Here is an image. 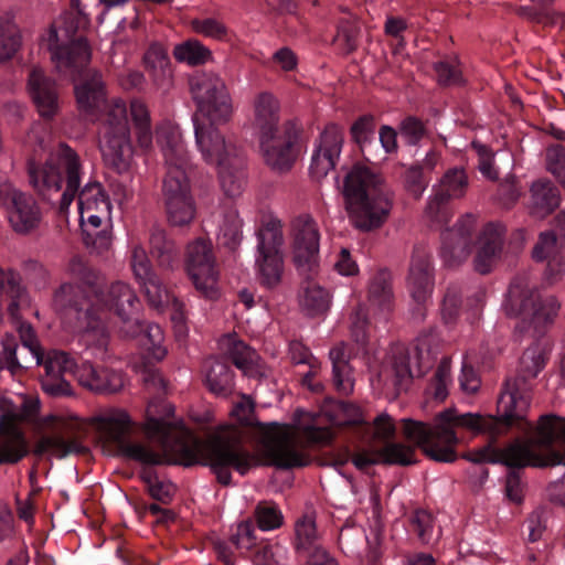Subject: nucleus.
<instances>
[{"label":"nucleus","instance_id":"20","mask_svg":"<svg viewBox=\"0 0 565 565\" xmlns=\"http://www.w3.org/2000/svg\"><path fill=\"white\" fill-rule=\"evenodd\" d=\"M87 424L97 431L104 444L115 448L130 436L136 426L130 414L121 407L100 408L89 418L84 419V426Z\"/></svg>","mask_w":565,"mask_h":565},{"label":"nucleus","instance_id":"7","mask_svg":"<svg viewBox=\"0 0 565 565\" xmlns=\"http://www.w3.org/2000/svg\"><path fill=\"white\" fill-rule=\"evenodd\" d=\"M536 430V439L516 440L503 449L487 445L467 452L463 458L475 463H503L516 468L565 466V418L544 415Z\"/></svg>","mask_w":565,"mask_h":565},{"label":"nucleus","instance_id":"8","mask_svg":"<svg viewBox=\"0 0 565 565\" xmlns=\"http://www.w3.org/2000/svg\"><path fill=\"white\" fill-rule=\"evenodd\" d=\"M156 141L166 168L162 193L168 221L173 226L188 225L195 216V205L188 177L190 159L181 131L164 121L156 129Z\"/></svg>","mask_w":565,"mask_h":565},{"label":"nucleus","instance_id":"48","mask_svg":"<svg viewBox=\"0 0 565 565\" xmlns=\"http://www.w3.org/2000/svg\"><path fill=\"white\" fill-rule=\"evenodd\" d=\"M221 345L228 352L233 363L238 369H245L255 360V352L233 335L224 337L221 341Z\"/></svg>","mask_w":565,"mask_h":565},{"label":"nucleus","instance_id":"41","mask_svg":"<svg viewBox=\"0 0 565 565\" xmlns=\"http://www.w3.org/2000/svg\"><path fill=\"white\" fill-rule=\"evenodd\" d=\"M149 245L160 266L170 267L177 259L174 243L167 237L163 228L154 226L150 230Z\"/></svg>","mask_w":565,"mask_h":565},{"label":"nucleus","instance_id":"16","mask_svg":"<svg viewBox=\"0 0 565 565\" xmlns=\"http://www.w3.org/2000/svg\"><path fill=\"white\" fill-rule=\"evenodd\" d=\"M256 268L260 282L265 286H276L282 275L284 260L281 246L284 243L282 228L278 221L266 223L257 234Z\"/></svg>","mask_w":565,"mask_h":565},{"label":"nucleus","instance_id":"62","mask_svg":"<svg viewBox=\"0 0 565 565\" xmlns=\"http://www.w3.org/2000/svg\"><path fill=\"white\" fill-rule=\"evenodd\" d=\"M405 183L408 192L414 198H419L428 185V181L424 179L423 168L412 167L407 170Z\"/></svg>","mask_w":565,"mask_h":565},{"label":"nucleus","instance_id":"15","mask_svg":"<svg viewBox=\"0 0 565 565\" xmlns=\"http://www.w3.org/2000/svg\"><path fill=\"white\" fill-rule=\"evenodd\" d=\"M185 271L195 289L205 298L220 297L218 277L212 244L203 238L191 242L185 252Z\"/></svg>","mask_w":565,"mask_h":565},{"label":"nucleus","instance_id":"4","mask_svg":"<svg viewBox=\"0 0 565 565\" xmlns=\"http://www.w3.org/2000/svg\"><path fill=\"white\" fill-rule=\"evenodd\" d=\"M138 298L135 291L125 282L110 286L107 294H96L92 299L82 297L73 285L64 284L55 292L53 305L63 312L70 322L75 320L74 330L79 334V341L95 354H103L108 344V333L104 321L108 310H114L122 322L124 334H135L131 327H138L135 315L138 309Z\"/></svg>","mask_w":565,"mask_h":565},{"label":"nucleus","instance_id":"58","mask_svg":"<svg viewBox=\"0 0 565 565\" xmlns=\"http://www.w3.org/2000/svg\"><path fill=\"white\" fill-rule=\"evenodd\" d=\"M352 138L363 149L374 135V119L372 116L360 117L351 127Z\"/></svg>","mask_w":565,"mask_h":565},{"label":"nucleus","instance_id":"21","mask_svg":"<svg viewBox=\"0 0 565 565\" xmlns=\"http://www.w3.org/2000/svg\"><path fill=\"white\" fill-rule=\"evenodd\" d=\"M475 226L471 215L462 216L454 227L441 234L440 257L447 267H457L470 255V234Z\"/></svg>","mask_w":565,"mask_h":565},{"label":"nucleus","instance_id":"40","mask_svg":"<svg viewBox=\"0 0 565 565\" xmlns=\"http://www.w3.org/2000/svg\"><path fill=\"white\" fill-rule=\"evenodd\" d=\"M205 380L215 394H224L232 387L233 374L224 362L210 359L205 363Z\"/></svg>","mask_w":565,"mask_h":565},{"label":"nucleus","instance_id":"14","mask_svg":"<svg viewBox=\"0 0 565 565\" xmlns=\"http://www.w3.org/2000/svg\"><path fill=\"white\" fill-rule=\"evenodd\" d=\"M79 222L85 243L97 252L110 246L111 203L99 182L87 183L78 194Z\"/></svg>","mask_w":565,"mask_h":565},{"label":"nucleus","instance_id":"50","mask_svg":"<svg viewBox=\"0 0 565 565\" xmlns=\"http://www.w3.org/2000/svg\"><path fill=\"white\" fill-rule=\"evenodd\" d=\"M190 25L196 34L215 41H225L227 38L228 31L226 25L214 18L193 19Z\"/></svg>","mask_w":565,"mask_h":565},{"label":"nucleus","instance_id":"39","mask_svg":"<svg viewBox=\"0 0 565 565\" xmlns=\"http://www.w3.org/2000/svg\"><path fill=\"white\" fill-rule=\"evenodd\" d=\"M322 414L335 426L355 425L363 422L361 409L351 403L330 401L323 406Z\"/></svg>","mask_w":565,"mask_h":565},{"label":"nucleus","instance_id":"56","mask_svg":"<svg viewBox=\"0 0 565 565\" xmlns=\"http://www.w3.org/2000/svg\"><path fill=\"white\" fill-rule=\"evenodd\" d=\"M557 252V238L553 232H543L539 236V241L535 244L532 256L535 260L542 262L556 255Z\"/></svg>","mask_w":565,"mask_h":565},{"label":"nucleus","instance_id":"6","mask_svg":"<svg viewBox=\"0 0 565 565\" xmlns=\"http://www.w3.org/2000/svg\"><path fill=\"white\" fill-rule=\"evenodd\" d=\"M299 420L296 426L279 423H258L254 414V403L247 396H242L232 411L231 416L241 425L254 426L255 434L266 457L271 463L281 468L303 466L306 459L298 446V435L301 434L310 443L327 444L332 434L328 428L307 425L309 414L298 412Z\"/></svg>","mask_w":565,"mask_h":565},{"label":"nucleus","instance_id":"26","mask_svg":"<svg viewBox=\"0 0 565 565\" xmlns=\"http://www.w3.org/2000/svg\"><path fill=\"white\" fill-rule=\"evenodd\" d=\"M76 377L84 387L102 394L119 392L126 384L120 371L107 366H94L85 362L76 369Z\"/></svg>","mask_w":565,"mask_h":565},{"label":"nucleus","instance_id":"46","mask_svg":"<svg viewBox=\"0 0 565 565\" xmlns=\"http://www.w3.org/2000/svg\"><path fill=\"white\" fill-rule=\"evenodd\" d=\"M217 239L220 244L234 249L242 239V220L235 212L226 214L220 224Z\"/></svg>","mask_w":565,"mask_h":565},{"label":"nucleus","instance_id":"36","mask_svg":"<svg viewBox=\"0 0 565 565\" xmlns=\"http://www.w3.org/2000/svg\"><path fill=\"white\" fill-rule=\"evenodd\" d=\"M143 62L157 86L161 87L170 83L171 63L167 50L161 44H151L145 53Z\"/></svg>","mask_w":565,"mask_h":565},{"label":"nucleus","instance_id":"30","mask_svg":"<svg viewBox=\"0 0 565 565\" xmlns=\"http://www.w3.org/2000/svg\"><path fill=\"white\" fill-rule=\"evenodd\" d=\"M505 230L500 224H489L479 237V247L473 267L480 274H488L495 265L502 250Z\"/></svg>","mask_w":565,"mask_h":565},{"label":"nucleus","instance_id":"43","mask_svg":"<svg viewBox=\"0 0 565 565\" xmlns=\"http://www.w3.org/2000/svg\"><path fill=\"white\" fill-rule=\"evenodd\" d=\"M330 359L333 364V383L335 388L349 395L353 392L354 382L351 374V367L344 360V352L342 348H333L330 351Z\"/></svg>","mask_w":565,"mask_h":565},{"label":"nucleus","instance_id":"2","mask_svg":"<svg viewBox=\"0 0 565 565\" xmlns=\"http://www.w3.org/2000/svg\"><path fill=\"white\" fill-rule=\"evenodd\" d=\"M191 92L203 117L193 119L198 149L206 163L217 168L224 193L238 196L246 185L245 159L235 142L215 127L227 122L233 115L225 83L215 74L202 73L191 79Z\"/></svg>","mask_w":565,"mask_h":565},{"label":"nucleus","instance_id":"51","mask_svg":"<svg viewBox=\"0 0 565 565\" xmlns=\"http://www.w3.org/2000/svg\"><path fill=\"white\" fill-rule=\"evenodd\" d=\"M256 520L263 531H271L282 524V513L273 502H260L256 508Z\"/></svg>","mask_w":565,"mask_h":565},{"label":"nucleus","instance_id":"37","mask_svg":"<svg viewBox=\"0 0 565 565\" xmlns=\"http://www.w3.org/2000/svg\"><path fill=\"white\" fill-rule=\"evenodd\" d=\"M130 117L136 130L138 147L146 152L150 151L153 146V136L147 105L140 99H134L130 103Z\"/></svg>","mask_w":565,"mask_h":565},{"label":"nucleus","instance_id":"22","mask_svg":"<svg viewBox=\"0 0 565 565\" xmlns=\"http://www.w3.org/2000/svg\"><path fill=\"white\" fill-rule=\"evenodd\" d=\"M42 363L45 371L41 377L43 391L52 396L71 394V386L65 375L76 373L73 358L65 352L53 350L46 354L45 359L42 358Z\"/></svg>","mask_w":565,"mask_h":565},{"label":"nucleus","instance_id":"55","mask_svg":"<svg viewBox=\"0 0 565 565\" xmlns=\"http://www.w3.org/2000/svg\"><path fill=\"white\" fill-rule=\"evenodd\" d=\"M131 268L138 282L154 276L147 253L141 246H135L132 248Z\"/></svg>","mask_w":565,"mask_h":565},{"label":"nucleus","instance_id":"12","mask_svg":"<svg viewBox=\"0 0 565 565\" xmlns=\"http://www.w3.org/2000/svg\"><path fill=\"white\" fill-rule=\"evenodd\" d=\"M559 310V303L553 296L542 297L525 278L515 279L508 291L504 311L520 319V328L541 334L553 323Z\"/></svg>","mask_w":565,"mask_h":565},{"label":"nucleus","instance_id":"5","mask_svg":"<svg viewBox=\"0 0 565 565\" xmlns=\"http://www.w3.org/2000/svg\"><path fill=\"white\" fill-rule=\"evenodd\" d=\"M76 30L73 14L67 13L52 24L42 42L50 51L56 70L75 82L79 114L95 120L106 104V92L100 74L86 70L90 61V49L85 39H74Z\"/></svg>","mask_w":565,"mask_h":565},{"label":"nucleus","instance_id":"34","mask_svg":"<svg viewBox=\"0 0 565 565\" xmlns=\"http://www.w3.org/2000/svg\"><path fill=\"white\" fill-rule=\"evenodd\" d=\"M369 303L374 313H379L383 318L391 312L393 307V294L388 271L380 270L372 278L369 286Z\"/></svg>","mask_w":565,"mask_h":565},{"label":"nucleus","instance_id":"19","mask_svg":"<svg viewBox=\"0 0 565 565\" xmlns=\"http://www.w3.org/2000/svg\"><path fill=\"white\" fill-rule=\"evenodd\" d=\"M0 203L6 207L8 220L18 233H26L40 222V210L34 199L0 179Z\"/></svg>","mask_w":565,"mask_h":565},{"label":"nucleus","instance_id":"9","mask_svg":"<svg viewBox=\"0 0 565 565\" xmlns=\"http://www.w3.org/2000/svg\"><path fill=\"white\" fill-rule=\"evenodd\" d=\"M242 431L234 425H224L206 443L186 437L178 446L183 456V463L190 466L201 462L209 466L222 484H230L231 469L245 475L257 465V458L241 445Z\"/></svg>","mask_w":565,"mask_h":565},{"label":"nucleus","instance_id":"18","mask_svg":"<svg viewBox=\"0 0 565 565\" xmlns=\"http://www.w3.org/2000/svg\"><path fill=\"white\" fill-rule=\"evenodd\" d=\"M257 138L267 166L279 172L291 168L297 158L298 129L295 124L286 121L282 129L259 135Z\"/></svg>","mask_w":565,"mask_h":565},{"label":"nucleus","instance_id":"28","mask_svg":"<svg viewBox=\"0 0 565 565\" xmlns=\"http://www.w3.org/2000/svg\"><path fill=\"white\" fill-rule=\"evenodd\" d=\"M139 284L143 289L150 306L159 310L171 306V319L174 323L175 331L179 335H184L186 333V327L183 303L169 294L167 288L162 286L160 279L156 275L145 279Z\"/></svg>","mask_w":565,"mask_h":565},{"label":"nucleus","instance_id":"64","mask_svg":"<svg viewBox=\"0 0 565 565\" xmlns=\"http://www.w3.org/2000/svg\"><path fill=\"white\" fill-rule=\"evenodd\" d=\"M367 318L363 307L359 306L350 317V330L356 342L366 339Z\"/></svg>","mask_w":565,"mask_h":565},{"label":"nucleus","instance_id":"1","mask_svg":"<svg viewBox=\"0 0 565 565\" xmlns=\"http://www.w3.org/2000/svg\"><path fill=\"white\" fill-rule=\"evenodd\" d=\"M531 394L523 379L505 383L498 401L499 418L479 413H460L449 407L438 413L433 426L423 422L405 418L402 420L403 434L426 456L435 461L452 462L456 460V447L463 441L460 431L476 436L490 433L499 434V425L529 428L526 413L530 407Z\"/></svg>","mask_w":565,"mask_h":565},{"label":"nucleus","instance_id":"29","mask_svg":"<svg viewBox=\"0 0 565 565\" xmlns=\"http://www.w3.org/2000/svg\"><path fill=\"white\" fill-rule=\"evenodd\" d=\"M407 288L411 297L418 305L428 301L433 290L430 258L424 250H416L413 255Z\"/></svg>","mask_w":565,"mask_h":565},{"label":"nucleus","instance_id":"63","mask_svg":"<svg viewBox=\"0 0 565 565\" xmlns=\"http://www.w3.org/2000/svg\"><path fill=\"white\" fill-rule=\"evenodd\" d=\"M435 71L443 85L458 84L461 81V71L455 63L439 62L435 65Z\"/></svg>","mask_w":565,"mask_h":565},{"label":"nucleus","instance_id":"60","mask_svg":"<svg viewBox=\"0 0 565 565\" xmlns=\"http://www.w3.org/2000/svg\"><path fill=\"white\" fill-rule=\"evenodd\" d=\"M231 541L238 550H250L255 544L252 524L248 522L237 524L235 532L232 534Z\"/></svg>","mask_w":565,"mask_h":565},{"label":"nucleus","instance_id":"11","mask_svg":"<svg viewBox=\"0 0 565 565\" xmlns=\"http://www.w3.org/2000/svg\"><path fill=\"white\" fill-rule=\"evenodd\" d=\"M81 163L77 153L66 145H60L40 168H30V180L38 192L66 212L81 183Z\"/></svg>","mask_w":565,"mask_h":565},{"label":"nucleus","instance_id":"53","mask_svg":"<svg viewBox=\"0 0 565 565\" xmlns=\"http://www.w3.org/2000/svg\"><path fill=\"white\" fill-rule=\"evenodd\" d=\"M151 497L161 502H168L175 492V487L172 482L162 480L151 471L143 475Z\"/></svg>","mask_w":565,"mask_h":565},{"label":"nucleus","instance_id":"45","mask_svg":"<svg viewBox=\"0 0 565 565\" xmlns=\"http://www.w3.org/2000/svg\"><path fill=\"white\" fill-rule=\"evenodd\" d=\"M21 45L18 25L9 18H0V62L10 60Z\"/></svg>","mask_w":565,"mask_h":565},{"label":"nucleus","instance_id":"27","mask_svg":"<svg viewBox=\"0 0 565 565\" xmlns=\"http://www.w3.org/2000/svg\"><path fill=\"white\" fill-rule=\"evenodd\" d=\"M250 126L257 136L282 129L280 122V103L269 92H260L255 95L252 103Z\"/></svg>","mask_w":565,"mask_h":565},{"label":"nucleus","instance_id":"38","mask_svg":"<svg viewBox=\"0 0 565 565\" xmlns=\"http://www.w3.org/2000/svg\"><path fill=\"white\" fill-rule=\"evenodd\" d=\"M130 330H135L134 337H139L140 345L149 352L152 359L160 361L166 356L167 350L163 347L164 335L160 326L149 323L143 328L138 321V327H131ZM126 335L132 337V334Z\"/></svg>","mask_w":565,"mask_h":565},{"label":"nucleus","instance_id":"52","mask_svg":"<svg viewBox=\"0 0 565 565\" xmlns=\"http://www.w3.org/2000/svg\"><path fill=\"white\" fill-rule=\"evenodd\" d=\"M287 548L278 543L263 545L254 556L255 565H286Z\"/></svg>","mask_w":565,"mask_h":565},{"label":"nucleus","instance_id":"61","mask_svg":"<svg viewBox=\"0 0 565 565\" xmlns=\"http://www.w3.org/2000/svg\"><path fill=\"white\" fill-rule=\"evenodd\" d=\"M414 530L423 542H429L431 539L434 520L429 512L419 510L412 516Z\"/></svg>","mask_w":565,"mask_h":565},{"label":"nucleus","instance_id":"13","mask_svg":"<svg viewBox=\"0 0 565 565\" xmlns=\"http://www.w3.org/2000/svg\"><path fill=\"white\" fill-rule=\"evenodd\" d=\"M99 148L106 164L118 173L130 170L135 150L130 138L127 106L120 99H113L106 107L99 128Z\"/></svg>","mask_w":565,"mask_h":565},{"label":"nucleus","instance_id":"10","mask_svg":"<svg viewBox=\"0 0 565 565\" xmlns=\"http://www.w3.org/2000/svg\"><path fill=\"white\" fill-rule=\"evenodd\" d=\"M381 184V178L364 164H355L347 174L343 193L350 221L355 227L370 231L386 218L391 202Z\"/></svg>","mask_w":565,"mask_h":565},{"label":"nucleus","instance_id":"44","mask_svg":"<svg viewBox=\"0 0 565 565\" xmlns=\"http://www.w3.org/2000/svg\"><path fill=\"white\" fill-rule=\"evenodd\" d=\"M173 56L181 63L195 66L206 63L212 57L211 51L198 40H188L177 44Z\"/></svg>","mask_w":565,"mask_h":565},{"label":"nucleus","instance_id":"25","mask_svg":"<svg viewBox=\"0 0 565 565\" xmlns=\"http://www.w3.org/2000/svg\"><path fill=\"white\" fill-rule=\"evenodd\" d=\"M414 449L399 443H387L381 448L370 446L355 452L352 457L353 465L363 470L371 465H411L414 460Z\"/></svg>","mask_w":565,"mask_h":565},{"label":"nucleus","instance_id":"42","mask_svg":"<svg viewBox=\"0 0 565 565\" xmlns=\"http://www.w3.org/2000/svg\"><path fill=\"white\" fill-rule=\"evenodd\" d=\"M116 451L118 455L142 465H159L163 462V456L160 452L142 443L131 441L129 437L116 448Z\"/></svg>","mask_w":565,"mask_h":565},{"label":"nucleus","instance_id":"57","mask_svg":"<svg viewBox=\"0 0 565 565\" xmlns=\"http://www.w3.org/2000/svg\"><path fill=\"white\" fill-rule=\"evenodd\" d=\"M18 332L24 349L29 351L36 365L42 362V353L34 330L29 323L19 322Z\"/></svg>","mask_w":565,"mask_h":565},{"label":"nucleus","instance_id":"24","mask_svg":"<svg viewBox=\"0 0 565 565\" xmlns=\"http://www.w3.org/2000/svg\"><path fill=\"white\" fill-rule=\"evenodd\" d=\"M343 145V132L335 126H328L320 137L319 146L312 157L310 172L313 178H324L335 167Z\"/></svg>","mask_w":565,"mask_h":565},{"label":"nucleus","instance_id":"54","mask_svg":"<svg viewBox=\"0 0 565 565\" xmlns=\"http://www.w3.org/2000/svg\"><path fill=\"white\" fill-rule=\"evenodd\" d=\"M547 170L565 188V147L556 145L546 151Z\"/></svg>","mask_w":565,"mask_h":565},{"label":"nucleus","instance_id":"59","mask_svg":"<svg viewBox=\"0 0 565 565\" xmlns=\"http://www.w3.org/2000/svg\"><path fill=\"white\" fill-rule=\"evenodd\" d=\"M478 158H479V171L488 180L494 181L498 179L499 173L493 164V153L483 145L472 143Z\"/></svg>","mask_w":565,"mask_h":565},{"label":"nucleus","instance_id":"32","mask_svg":"<svg viewBox=\"0 0 565 565\" xmlns=\"http://www.w3.org/2000/svg\"><path fill=\"white\" fill-rule=\"evenodd\" d=\"M173 407L163 401L150 402L146 409V420L142 429L149 438L158 439L164 450H169V435L172 423L170 416L173 414Z\"/></svg>","mask_w":565,"mask_h":565},{"label":"nucleus","instance_id":"17","mask_svg":"<svg viewBox=\"0 0 565 565\" xmlns=\"http://www.w3.org/2000/svg\"><path fill=\"white\" fill-rule=\"evenodd\" d=\"M320 232L310 215H300L291 223V259L299 274L313 275L320 264Z\"/></svg>","mask_w":565,"mask_h":565},{"label":"nucleus","instance_id":"33","mask_svg":"<svg viewBox=\"0 0 565 565\" xmlns=\"http://www.w3.org/2000/svg\"><path fill=\"white\" fill-rule=\"evenodd\" d=\"M332 303V295L316 281H307L299 294V306L309 317L324 316Z\"/></svg>","mask_w":565,"mask_h":565},{"label":"nucleus","instance_id":"31","mask_svg":"<svg viewBox=\"0 0 565 565\" xmlns=\"http://www.w3.org/2000/svg\"><path fill=\"white\" fill-rule=\"evenodd\" d=\"M29 88L38 113L43 118H52L58 110V97L53 81L43 71L34 67L29 76Z\"/></svg>","mask_w":565,"mask_h":565},{"label":"nucleus","instance_id":"23","mask_svg":"<svg viewBox=\"0 0 565 565\" xmlns=\"http://www.w3.org/2000/svg\"><path fill=\"white\" fill-rule=\"evenodd\" d=\"M468 186V178L462 169L448 170L438 185L435 188V194L429 199L426 213L429 217L437 221H446L447 212L441 207L444 203L451 199L463 196Z\"/></svg>","mask_w":565,"mask_h":565},{"label":"nucleus","instance_id":"35","mask_svg":"<svg viewBox=\"0 0 565 565\" xmlns=\"http://www.w3.org/2000/svg\"><path fill=\"white\" fill-rule=\"evenodd\" d=\"M559 204L557 189L550 181H536L531 186L530 213L544 218Z\"/></svg>","mask_w":565,"mask_h":565},{"label":"nucleus","instance_id":"49","mask_svg":"<svg viewBox=\"0 0 565 565\" xmlns=\"http://www.w3.org/2000/svg\"><path fill=\"white\" fill-rule=\"evenodd\" d=\"M296 546L298 550L308 551L310 548L318 550L316 543L318 533L316 530L315 519L311 515H303L296 522Z\"/></svg>","mask_w":565,"mask_h":565},{"label":"nucleus","instance_id":"47","mask_svg":"<svg viewBox=\"0 0 565 565\" xmlns=\"http://www.w3.org/2000/svg\"><path fill=\"white\" fill-rule=\"evenodd\" d=\"M413 375V371L404 359L384 366L379 374L380 380L383 381L385 385H391L396 391L402 390Z\"/></svg>","mask_w":565,"mask_h":565},{"label":"nucleus","instance_id":"3","mask_svg":"<svg viewBox=\"0 0 565 565\" xmlns=\"http://www.w3.org/2000/svg\"><path fill=\"white\" fill-rule=\"evenodd\" d=\"M38 401L23 402L21 408L0 398V465L15 463L28 454V443L19 422H28L40 434L33 452L58 459L79 454L84 447L73 436L84 429V419L70 412H56L36 417Z\"/></svg>","mask_w":565,"mask_h":565}]
</instances>
